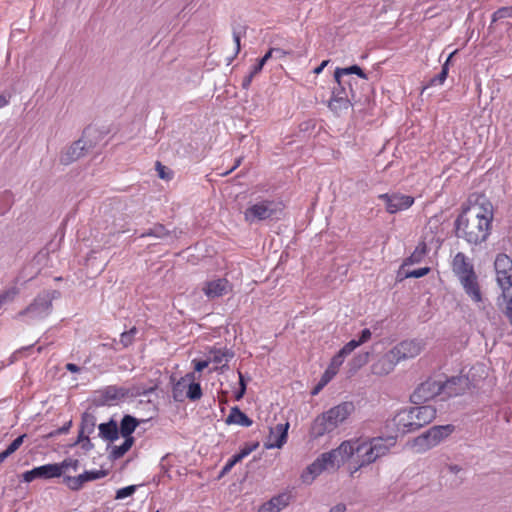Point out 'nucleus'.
Instances as JSON below:
<instances>
[{"label":"nucleus","mask_w":512,"mask_h":512,"mask_svg":"<svg viewBox=\"0 0 512 512\" xmlns=\"http://www.w3.org/2000/svg\"><path fill=\"white\" fill-rule=\"evenodd\" d=\"M492 219V213L483 207H467L455 220V235L471 245H479L490 235Z\"/></svg>","instance_id":"nucleus-1"},{"label":"nucleus","mask_w":512,"mask_h":512,"mask_svg":"<svg viewBox=\"0 0 512 512\" xmlns=\"http://www.w3.org/2000/svg\"><path fill=\"white\" fill-rule=\"evenodd\" d=\"M92 132L96 131L91 126L86 127L78 140L63 149L59 156L60 164L65 166L70 165L93 149L96 146V141L90 138Z\"/></svg>","instance_id":"nucleus-2"},{"label":"nucleus","mask_w":512,"mask_h":512,"mask_svg":"<svg viewBox=\"0 0 512 512\" xmlns=\"http://www.w3.org/2000/svg\"><path fill=\"white\" fill-rule=\"evenodd\" d=\"M494 269L501 296L507 303L512 297V259L507 254L499 253L494 261Z\"/></svg>","instance_id":"nucleus-3"},{"label":"nucleus","mask_w":512,"mask_h":512,"mask_svg":"<svg viewBox=\"0 0 512 512\" xmlns=\"http://www.w3.org/2000/svg\"><path fill=\"white\" fill-rule=\"evenodd\" d=\"M454 430L455 426L452 424L433 426L416 437L413 440V445L418 452H426L450 436Z\"/></svg>","instance_id":"nucleus-4"},{"label":"nucleus","mask_w":512,"mask_h":512,"mask_svg":"<svg viewBox=\"0 0 512 512\" xmlns=\"http://www.w3.org/2000/svg\"><path fill=\"white\" fill-rule=\"evenodd\" d=\"M282 214L281 204L271 200H262L248 207L244 212L245 220L252 223L267 219H279Z\"/></svg>","instance_id":"nucleus-5"},{"label":"nucleus","mask_w":512,"mask_h":512,"mask_svg":"<svg viewBox=\"0 0 512 512\" xmlns=\"http://www.w3.org/2000/svg\"><path fill=\"white\" fill-rule=\"evenodd\" d=\"M53 295L49 292L39 294L34 301L19 316H28L30 319H41L48 316L52 310Z\"/></svg>","instance_id":"nucleus-6"},{"label":"nucleus","mask_w":512,"mask_h":512,"mask_svg":"<svg viewBox=\"0 0 512 512\" xmlns=\"http://www.w3.org/2000/svg\"><path fill=\"white\" fill-rule=\"evenodd\" d=\"M438 395H441L440 380L429 378L418 385L411 394L410 401L415 405H421Z\"/></svg>","instance_id":"nucleus-7"},{"label":"nucleus","mask_w":512,"mask_h":512,"mask_svg":"<svg viewBox=\"0 0 512 512\" xmlns=\"http://www.w3.org/2000/svg\"><path fill=\"white\" fill-rule=\"evenodd\" d=\"M355 456L353 458V463L355 464L353 469H351V475L360 470L363 467H366L377 461V458L374 454V449L370 443V440L367 439L365 441L360 442L358 439L356 440L355 447Z\"/></svg>","instance_id":"nucleus-8"},{"label":"nucleus","mask_w":512,"mask_h":512,"mask_svg":"<svg viewBox=\"0 0 512 512\" xmlns=\"http://www.w3.org/2000/svg\"><path fill=\"white\" fill-rule=\"evenodd\" d=\"M469 384L466 376H453L445 381L440 380L441 395H444L443 399L462 395L469 388Z\"/></svg>","instance_id":"nucleus-9"},{"label":"nucleus","mask_w":512,"mask_h":512,"mask_svg":"<svg viewBox=\"0 0 512 512\" xmlns=\"http://www.w3.org/2000/svg\"><path fill=\"white\" fill-rule=\"evenodd\" d=\"M379 199L385 203L386 210L390 214L408 209L414 203L413 197L399 193L381 194L379 195Z\"/></svg>","instance_id":"nucleus-10"},{"label":"nucleus","mask_w":512,"mask_h":512,"mask_svg":"<svg viewBox=\"0 0 512 512\" xmlns=\"http://www.w3.org/2000/svg\"><path fill=\"white\" fill-rule=\"evenodd\" d=\"M333 460L329 457V452L322 453L306 470L302 473L301 478L304 483L310 484L316 476L320 475L324 470L332 469Z\"/></svg>","instance_id":"nucleus-11"},{"label":"nucleus","mask_w":512,"mask_h":512,"mask_svg":"<svg viewBox=\"0 0 512 512\" xmlns=\"http://www.w3.org/2000/svg\"><path fill=\"white\" fill-rule=\"evenodd\" d=\"M61 476L60 466L55 464H46L33 468L32 470L26 471L23 474V480L25 482H31L34 479H50Z\"/></svg>","instance_id":"nucleus-12"},{"label":"nucleus","mask_w":512,"mask_h":512,"mask_svg":"<svg viewBox=\"0 0 512 512\" xmlns=\"http://www.w3.org/2000/svg\"><path fill=\"white\" fill-rule=\"evenodd\" d=\"M458 280H459L465 294L470 298V300L472 302H474V303L482 302L483 295H482L478 275L476 272L471 275H466L465 277H461Z\"/></svg>","instance_id":"nucleus-13"},{"label":"nucleus","mask_w":512,"mask_h":512,"mask_svg":"<svg viewBox=\"0 0 512 512\" xmlns=\"http://www.w3.org/2000/svg\"><path fill=\"white\" fill-rule=\"evenodd\" d=\"M396 356L398 362L408 358H414L420 354L422 350L421 343L417 340H405L391 349Z\"/></svg>","instance_id":"nucleus-14"},{"label":"nucleus","mask_w":512,"mask_h":512,"mask_svg":"<svg viewBox=\"0 0 512 512\" xmlns=\"http://www.w3.org/2000/svg\"><path fill=\"white\" fill-rule=\"evenodd\" d=\"M397 433L405 435L416 431L414 428V417L411 414V409H403L399 411L391 420Z\"/></svg>","instance_id":"nucleus-15"},{"label":"nucleus","mask_w":512,"mask_h":512,"mask_svg":"<svg viewBox=\"0 0 512 512\" xmlns=\"http://www.w3.org/2000/svg\"><path fill=\"white\" fill-rule=\"evenodd\" d=\"M411 414L414 417V428L417 430L421 427L431 423L435 417L437 410L431 405H419L416 407H410Z\"/></svg>","instance_id":"nucleus-16"},{"label":"nucleus","mask_w":512,"mask_h":512,"mask_svg":"<svg viewBox=\"0 0 512 512\" xmlns=\"http://www.w3.org/2000/svg\"><path fill=\"white\" fill-rule=\"evenodd\" d=\"M398 363V360L392 350L382 355L371 366V371L374 375L385 376L392 372Z\"/></svg>","instance_id":"nucleus-17"},{"label":"nucleus","mask_w":512,"mask_h":512,"mask_svg":"<svg viewBox=\"0 0 512 512\" xmlns=\"http://www.w3.org/2000/svg\"><path fill=\"white\" fill-rule=\"evenodd\" d=\"M354 409L355 407L352 402H343L324 413L332 422L334 428H337L339 424L343 423L349 417Z\"/></svg>","instance_id":"nucleus-18"},{"label":"nucleus","mask_w":512,"mask_h":512,"mask_svg":"<svg viewBox=\"0 0 512 512\" xmlns=\"http://www.w3.org/2000/svg\"><path fill=\"white\" fill-rule=\"evenodd\" d=\"M104 476H106V472L103 470L85 471L83 474L78 476H66L64 478V482L71 490L77 491L82 488L84 483L100 479Z\"/></svg>","instance_id":"nucleus-19"},{"label":"nucleus","mask_w":512,"mask_h":512,"mask_svg":"<svg viewBox=\"0 0 512 512\" xmlns=\"http://www.w3.org/2000/svg\"><path fill=\"white\" fill-rule=\"evenodd\" d=\"M452 271L457 279L476 272L474 265L463 252H458L454 256L452 260Z\"/></svg>","instance_id":"nucleus-20"},{"label":"nucleus","mask_w":512,"mask_h":512,"mask_svg":"<svg viewBox=\"0 0 512 512\" xmlns=\"http://www.w3.org/2000/svg\"><path fill=\"white\" fill-rule=\"evenodd\" d=\"M230 285L227 279L218 278L211 281L205 282L202 291L210 298H218L228 293Z\"/></svg>","instance_id":"nucleus-21"},{"label":"nucleus","mask_w":512,"mask_h":512,"mask_svg":"<svg viewBox=\"0 0 512 512\" xmlns=\"http://www.w3.org/2000/svg\"><path fill=\"white\" fill-rule=\"evenodd\" d=\"M289 423L277 424L274 428H270L268 441L265 446L271 448H281L287 441Z\"/></svg>","instance_id":"nucleus-22"},{"label":"nucleus","mask_w":512,"mask_h":512,"mask_svg":"<svg viewBox=\"0 0 512 512\" xmlns=\"http://www.w3.org/2000/svg\"><path fill=\"white\" fill-rule=\"evenodd\" d=\"M94 398L96 406H112L120 402L116 385H109L96 392Z\"/></svg>","instance_id":"nucleus-23"},{"label":"nucleus","mask_w":512,"mask_h":512,"mask_svg":"<svg viewBox=\"0 0 512 512\" xmlns=\"http://www.w3.org/2000/svg\"><path fill=\"white\" fill-rule=\"evenodd\" d=\"M370 443L374 449V454L377 460L381 457L386 456L392 447L396 445V437H373L369 438Z\"/></svg>","instance_id":"nucleus-24"},{"label":"nucleus","mask_w":512,"mask_h":512,"mask_svg":"<svg viewBox=\"0 0 512 512\" xmlns=\"http://www.w3.org/2000/svg\"><path fill=\"white\" fill-rule=\"evenodd\" d=\"M334 429L332 422L328 419L325 413H322L312 422L310 427V436L317 439L326 433L332 432Z\"/></svg>","instance_id":"nucleus-25"},{"label":"nucleus","mask_w":512,"mask_h":512,"mask_svg":"<svg viewBox=\"0 0 512 512\" xmlns=\"http://www.w3.org/2000/svg\"><path fill=\"white\" fill-rule=\"evenodd\" d=\"M359 101L356 94H352L351 96H336L332 94L330 100L328 101V107L331 111L336 114H340L342 111L347 110L354 103Z\"/></svg>","instance_id":"nucleus-26"},{"label":"nucleus","mask_w":512,"mask_h":512,"mask_svg":"<svg viewBox=\"0 0 512 512\" xmlns=\"http://www.w3.org/2000/svg\"><path fill=\"white\" fill-rule=\"evenodd\" d=\"M99 437L108 442H114L119 438L118 423L111 418L108 422L98 425Z\"/></svg>","instance_id":"nucleus-27"},{"label":"nucleus","mask_w":512,"mask_h":512,"mask_svg":"<svg viewBox=\"0 0 512 512\" xmlns=\"http://www.w3.org/2000/svg\"><path fill=\"white\" fill-rule=\"evenodd\" d=\"M139 420L132 415L126 414L120 421L118 425L119 435H121L124 439L134 438L132 434L136 430L139 425Z\"/></svg>","instance_id":"nucleus-28"},{"label":"nucleus","mask_w":512,"mask_h":512,"mask_svg":"<svg viewBox=\"0 0 512 512\" xmlns=\"http://www.w3.org/2000/svg\"><path fill=\"white\" fill-rule=\"evenodd\" d=\"M195 379V375L193 372H190L182 377L174 386L172 390V396L174 401L182 402L184 401L186 394L184 391L187 389L188 382L193 381Z\"/></svg>","instance_id":"nucleus-29"},{"label":"nucleus","mask_w":512,"mask_h":512,"mask_svg":"<svg viewBox=\"0 0 512 512\" xmlns=\"http://www.w3.org/2000/svg\"><path fill=\"white\" fill-rule=\"evenodd\" d=\"M225 422L227 424H238L244 427H249L253 424V421L237 406L231 408L230 414Z\"/></svg>","instance_id":"nucleus-30"},{"label":"nucleus","mask_w":512,"mask_h":512,"mask_svg":"<svg viewBox=\"0 0 512 512\" xmlns=\"http://www.w3.org/2000/svg\"><path fill=\"white\" fill-rule=\"evenodd\" d=\"M356 440L343 441L336 449H334L340 458V461L345 463L347 460L355 456Z\"/></svg>","instance_id":"nucleus-31"},{"label":"nucleus","mask_w":512,"mask_h":512,"mask_svg":"<svg viewBox=\"0 0 512 512\" xmlns=\"http://www.w3.org/2000/svg\"><path fill=\"white\" fill-rule=\"evenodd\" d=\"M351 74H356L362 79H368L367 74L358 65H351L345 68H336L334 72V79L336 82H340V76L343 78L344 76H349Z\"/></svg>","instance_id":"nucleus-32"},{"label":"nucleus","mask_w":512,"mask_h":512,"mask_svg":"<svg viewBox=\"0 0 512 512\" xmlns=\"http://www.w3.org/2000/svg\"><path fill=\"white\" fill-rule=\"evenodd\" d=\"M135 442V438H127L124 439V442L117 446H112L111 451L109 453V459L111 460H117L123 457L133 446Z\"/></svg>","instance_id":"nucleus-33"},{"label":"nucleus","mask_w":512,"mask_h":512,"mask_svg":"<svg viewBox=\"0 0 512 512\" xmlns=\"http://www.w3.org/2000/svg\"><path fill=\"white\" fill-rule=\"evenodd\" d=\"M210 361L214 363H221L223 360L229 362L234 357V352L227 348H212L209 351Z\"/></svg>","instance_id":"nucleus-34"},{"label":"nucleus","mask_w":512,"mask_h":512,"mask_svg":"<svg viewBox=\"0 0 512 512\" xmlns=\"http://www.w3.org/2000/svg\"><path fill=\"white\" fill-rule=\"evenodd\" d=\"M291 498V494L285 492L272 497L267 503L269 506L272 505L276 512H280L282 509L289 505Z\"/></svg>","instance_id":"nucleus-35"},{"label":"nucleus","mask_w":512,"mask_h":512,"mask_svg":"<svg viewBox=\"0 0 512 512\" xmlns=\"http://www.w3.org/2000/svg\"><path fill=\"white\" fill-rule=\"evenodd\" d=\"M336 83L337 85L332 89V94L336 96H351L352 94H356L350 80H346L340 76V82Z\"/></svg>","instance_id":"nucleus-36"},{"label":"nucleus","mask_w":512,"mask_h":512,"mask_svg":"<svg viewBox=\"0 0 512 512\" xmlns=\"http://www.w3.org/2000/svg\"><path fill=\"white\" fill-rule=\"evenodd\" d=\"M456 53V51L452 52L446 62L443 64L442 66V69L440 71L439 74H437L436 76H434L433 78L430 79L428 85H426L423 90H425L426 88L430 87V86H433V85H441L444 83V81L446 80L447 76H448V65H449V61L450 59L452 58V56Z\"/></svg>","instance_id":"nucleus-37"},{"label":"nucleus","mask_w":512,"mask_h":512,"mask_svg":"<svg viewBox=\"0 0 512 512\" xmlns=\"http://www.w3.org/2000/svg\"><path fill=\"white\" fill-rule=\"evenodd\" d=\"M96 417L89 412H84L81 416L80 429L82 433L92 434L96 427Z\"/></svg>","instance_id":"nucleus-38"},{"label":"nucleus","mask_w":512,"mask_h":512,"mask_svg":"<svg viewBox=\"0 0 512 512\" xmlns=\"http://www.w3.org/2000/svg\"><path fill=\"white\" fill-rule=\"evenodd\" d=\"M170 235L169 230L162 224H155L153 227L148 229L146 232L140 235V238L154 237L156 239H164Z\"/></svg>","instance_id":"nucleus-39"},{"label":"nucleus","mask_w":512,"mask_h":512,"mask_svg":"<svg viewBox=\"0 0 512 512\" xmlns=\"http://www.w3.org/2000/svg\"><path fill=\"white\" fill-rule=\"evenodd\" d=\"M428 249L427 245L424 241H421L413 251V253L410 255L409 258L405 261V264H416L420 263L424 256L427 254Z\"/></svg>","instance_id":"nucleus-40"},{"label":"nucleus","mask_w":512,"mask_h":512,"mask_svg":"<svg viewBox=\"0 0 512 512\" xmlns=\"http://www.w3.org/2000/svg\"><path fill=\"white\" fill-rule=\"evenodd\" d=\"M202 397V389L199 383L193 381L188 382L186 398L191 401L199 400Z\"/></svg>","instance_id":"nucleus-41"},{"label":"nucleus","mask_w":512,"mask_h":512,"mask_svg":"<svg viewBox=\"0 0 512 512\" xmlns=\"http://www.w3.org/2000/svg\"><path fill=\"white\" fill-rule=\"evenodd\" d=\"M129 390V397L130 398H136L141 395H146L155 390L154 387L146 388L143 385H132L128 387Z\"/></svg>","instance_id":"nucleus-42"},{"label":"nucleus","mask_w":512,"mask_h":512,"mask_svg":"<svg viewBox=\"0 0 512 512\" xmlns=\"http://www.w3.org/2000/svg\"><path fill=\"white\" fill-rule=\"evenodd\" d=\"M346 355L342 354L341 351H339L331 360V363L329 365V372H331V375H336L338 372L339 367L343 364L344 359Z\"/></svg>","instance_id":"nucleus-43"},{"label":"nucleus","mask_w":512,"mask_h":512,"mask_svg":"<svg viewBox=\"0 0 512 512\" xmlns=\"http://www.w3.org/2000/svg\"><path fill=\"white\" fill-rule=\"evenodd\" d=\"M26 434H22L18 436L16 439H14L8 447L3 451L5 456L9 457L11 454H13L15 451L19 449V447L23 444L24 439L26 438Z\"/></svg>","instance_id":"nucleus-44"},{"label":"nucleus","mask_w":512,"mask_h":512,"mask_svg":"<svg viewBox=\"0 0 512 512\" xmlns=\"http://www.w3.org/2000/svg\"><path fill=\"white\" fill-rule=\"evenodd\" d=\"M136 333V327H132L129 331H125L120 335V343L124 348L130 346L133 343Z\"/></svg>","instance_id":"nucleus-45"},{"label":"nucleus","mask_w":512,"mask_h":512,"mask_svg":"<svg viewBox=\"0 0 512 512\" xmlns=\"http://www.w3.org/2000/svg\"><path fill=\"white\" fill-rule=\"evenodd\" d=\"M369 356H370L369 352H364V353H360V354L356 355L351 361L352 367L354 369H360L361 367H363L364 365H366L368 363Z\"/></svg>","instance_id":"nucleus-46"},{"label":"nucleus","mask_w":512,"mask_h":512,"mask_svg":"<svg viewBox=\"0 0 512 512\" xmlns=\"http://www.w3.org/2000/svg\"><path fill=\"white\" fill-rule=\"evenodd\" d=\"M18 293H19V289L15 286L3 291L0 294V306H2L3 304H5L9 301H12Z\"/></svg>","instance_id":"nucleus-47"},{"label":"nucleus","mask_w":512,"mask_h":512,"mask_svg":"<svg viewBox=\"0 0 512 512\" xmlns=\"http://www.w3.org/2000/svg\"><path fill=\"white\" fill-rule=\"evenodd\" d=\"M504 18H512V6L497 9L492 15V22H496Z\"/></svg>","instance_id":"nucleus-48"},{"label":"nucleus","mask_w":512,"mask_h":512,"mask_svg":"<svg viewBox=\"0 0 512 512\" xmlns=\"http://www.w3.org/2000/svg\"><path fill=\"white\" fill-rule=\"evenodd\" d=\"M155 166L159 178L163 180H170L172 178L173 172L168 167L162 165L161 162L157 161Z\"/></svg>","instance_id":"nucleus-49"},{"label":"nucleus","mask_w":512,"mask_h":512,"mask_svg":"<svg viewBox=\"0 0 512 512\" xmlns=\"http://www.w3.org/2000/svg\"><path fill=\"white\" fill-rule=\"evenodd\" d=\"M259 444L253 443V444H246L244 448L240 450L239 453L235 454V459L242 461L245 457H247L252 451H254Z\"/></svg>","instance_id":"nucleus-50"},{"label":"nucleus","mask_w":512,"mask_h":512,"mask_svg":"<svg viewBox=\"0 0 512 512\" xmlns=\"http://www.w3.org/2000/svg\"><path fill=\"white\" fill-rule=\"evenodd\" d=\"M136 489H137L136 485H129L124 488H121V489L117 490L115 498L116 499H124L126 497H129L132 494H134Z\"/></svg>","instance_id":"nucleus-51"},{"label":"nucleus","mask_w":512,"mask_h":512,"mask_svg":"<svg viewBox=\"0 0 512 512\" xmlns=\"http://www.w3.org/2000/svg\"><path fill=\"white\" fill-rule=\"evenodd\" d=\"M58 466H60L61 474L68 468H72L76 471L79 467V461L77 459H65L62 463L58 464Z\"/></svg>","instance_id":"nucleus-52"},{"label":"nucleus","mask_w":512,"mask_h":512,"mask_svg":"<svg viewBox=\"0 0 512 512\" xmlns=\"http://www.w3.org/2000/svg\"><path fill=\"white\" fill-rule=\"evenodd\" d=\"M361 344L359 343L358 340L356 339H353L351 341H349L347 344H345L341 349L340 351L342 352V354H345L346 356H348L354 349H356L357 347H359Z\"/></svg>","instance_id":"nucleus-53"},{"label":"nucleus","mask_w":512,"mask_h":512,"mask_svg":"<svg viewBox=\"0 0 512 512\" xmlns=\"http://www.w3.org/2000/svg\"><path fill=\"white\" fill-rule=\"evenodd\" d=\"M239 374V390L235 393V399L237 401L241 400L246 392V383L244 380V377L241 372H238Z\"/></svg>","instance_id":"nucleus-54"},{"label":"nucleus","mask_w":512,"mask_h":512,"mask_svg":"<svg viewBox=\"0 0 512 512\" xmlns=\"http://www.w3.org/2000/svg\"><path fill=\"white\" fill-rule=\"evenodd\" d=\"M430 272L429 267H422L413 271L407 272L406 277L421 278Z\"/></svg>","instance_id":"nucleus-55"},{"label":"nucleus","mask_w":512,"mask_h":512,"mask_svg":"<svg viewBox=\"0 0 512 512\" xmlns=\"http://www.w3.org/2000/svg\"><path fill=\"white\" fill-rule=\"evenodd\" d=\"M238 462H240V460L235 459V455H233L232 458L229 459L225 466L222 468L219 477L227 474Z\"/></svg>","instance_id":"nucleus-56"},{"label":"nucleus","mask_w":512,"mask_h":512,"mask_svg":"<svg viewBox=\"0 0 512 512\" xmlns=\"http://www.w3.org/2000/svg\"><path fill=\"white\" fill-rule=\"evenodd\" d=\"M243 34H245V30L243 31ZM241 36H242V32L240 30L237 31L236 29H233V40L236 45L235 56L240 52V49H241V44H240Z\"/></svg>","instance_id":"nucleus-57"},{"label":"nucleus","mask_w":512,"mask_h":512,"mask_svg":"<svg viewBox=\"0 0 512 512\" xmlns=\"http://www.w3.org/2000/svg\"><path fill=\"white\" fill-rule=\"evenodd\" d=\"M329 457H331V460H333V463H332L333 470L338 469L341 465L344 464L342 461H340V458L334 449L329 451Z\"/></svg>","instance_id":"nucleus-58"},{"label":"nucleus","mask_w":512,"mask_h":512,"mask_svg":"<svg viewBox=\"0 0 512 512\" xmlns=\"http://www.w3.org/2000/svg\"><path fill=\"white\" fill-rule=\"evenodd\" d=\"M209 361L210 360H199V361L194 360L193 363H194L195 371H197V372L203 371L206 367H208Z\"/></svg>","instance_id":"nucleus-59"},{"label":"nucleus","mask_w":512,"mask_h":512,"mask_svg":"<svg viewBox=\"0 0 512 512\" xmlns=\"http://www.w3.org/2000/svg\"><path fill=\"white\" fill-rule=\"evenodd\" d=\"M371 331L368 328H365L361 331L359 339V343L362 345L363 343L367 342L371 338Z\"/></svg>","instance_id":"nucleus-60"},{"label":"nucleus","mask_w":512,"mask_h":512,"mask_svg":"<svg viewBox=\"0 0 512 512\" xmlns=\"http://www.w3.org/2000/svg\"><path fill=\"white\" fill-rule=\"evenodd\" d=\"M117 390H118V397H119V400L120 401H123L124 399L126 398H130L129 397V390H128V387H125V386H117Z\"/></svg>","instance_id":"nucleus-61"},{"label":"nucleus","mask_w":512,"mask_h":512,"mask_svg":"<svg viewBox=\"0 0 512 512\" xmlns=\"http://www.w3.org/2000/svg\"><path fill=\"white\" fill-rule=\"evenodd\" d=\"M504 314L507 317L509 323L512 325V297L506 303Z\"/></svg>","instance_id":"nucleus-62"},{"label":"nucleus","mask_w":512,"mask_h":512,"mask_svg":"<svg viewBox=\"0 0 512 512\" xmlns=\"http://www.w3.org/2000/svg\"><path fill=\"white\" fill-rule=\"evenodd\" d=\"M263 61H260L258 60V63L256 65H254V67L252 68V70L250 71L249 74H251L253 77H255L257 74H259L262 69H263Z\"/></svg>","instance_id":"nucleus-63"},{"label":"nucleus","mask_w":512,"mask_h":512,"mask_svg":"<svg viewBox=\"0 0 512 512\" xmlns=\"http://www.w3.org/2000/svg\"><path fill=\"white\" fill-rule=\"evenodd\" d=\"M334 376L335 375H331V372H329V368H327V370L321 377V385H326Z\"/></svg>","instance_id":"nucleus-64"}]
</instances>
